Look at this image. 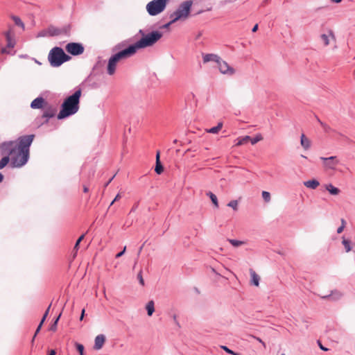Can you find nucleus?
Wrapping results in <instances>:
<instances>
[{"label": "nucleus", "mask_w": 355, "mask_h": 355, "mask_svg": "<svg viewBox=\"0 0 355 355\" xmlns=\"http://www.w3.org/2000/svg\"><path fill=\"white\" fill-rule=\"evenodd\" d=\"M263 139V137L261 134H257L254 138L250 139V141H251V144L252 145H254L255 144H257V142L261 141Z\"/></svg>", "instance_id": "nucleus-33"}, {"label": "nucleus", "mask_w": 355, "mask_h": 355, "mask_svg": "<svg viewBox=\"0 0 355 355\" xmlns=\"http://www.w3.org/2000/svg\"><path fill=\"white\" fill-rule=\"evenodd\" d=\"M304 185L307 188L315 189L320 185V182L313 179L304 182Z\"/></svg>", "instance_id": "nucleus-21"}, {"label": "nucleus", "mask_w": 355, "mask_h": 355, "mask_svg": "<svg viewBox=\"0 0 355 355\" xmlns=\"http://www.w3.org/2000/svg\"><path fill=\"white\" fill-rule=\"evenodd\" d=\"M48 28L49 37L58 36L67 33L65 28H59L53 26H49Z\"/></svg>", "instance_id": "nucleus-17"}, {"label": "nucleus", "mask_w": 355, "mask_h": 355, "mask_svg": "<svg viewBox=\"0 0 355 355\" xmlns=\"http://www.w3.org/2000/svg\"><path fill=\"white\" fill-rule=\"evenodd\" d=\"M175 22H172V19L167 24L162 26L163 28H168L171 24H174Z\"/></svg>", "instance_id": "nucleus-49"}, {"label": "nucleus", "mask_w": 355, "mask_h": 355, "mask_svg": "<svg viewBox=\"0 0 355 355\" xmlns=\"http://www.w3.org/2000/svg\"><path fill=\"white\" fill-rule=\"evenodd\" d=\"M34 137V135H24L17 140L1 144V153L10 156L12 167L21 168L26 164L29 159L30 146Z\"/></svg>", "instance_id": "nucleus-1"}, {"label": "nucleus", "mask_w": 355, "mask_h": 355, "mask_svg": "<svg viewBox=\"0 0 355 355\" xmlns=\"http://www.w3.org/2000/svg\"><path fill=\"white\" fill-rule=\"evenodd\" d=\"M207 132L211 134H217L219 132V130L216 126L213 127L210 129L207 130Z\"/></svg>", "instance_id": "nucleus-42"}, {"label": "nucleus", "mask_w": 355, "mask_h": 355, "mask_svg": "<svg viewBox=\"0 0 355 355\" xmlns=\"http://www.w3.org/2000/svg\"><path fill=\"white\" fill-rule=\"evenodd\" d=\"M341 1L342 0H331L332 2L337 3L341 2Z\"/></svg>", "instance_id": "nucleus-57"}, {"label": "nucleus", "mask_w": 355, "mask_h": 355, "mask_svg": "<svg viewBox=\"0 0 355 355\" xmlns=\"http://www.w3.org/2000/svg\"><path fill=\"white\" fill-rule=\"evenodd\" d=\"M3 175L1 173H0V182L3 180Z\"/></svg>", "instance_id": "nucleus-58"}, {"label": "nucleus", "mask_w": 355, "mask_h": 355, "mask_svg": "<svg viewBox=\"0 0 355 355\" xmlns=\"http://www.w3.org/2000/svg\"><path fill=\"white\" fill-rule=\"evenodd\" d=\"M341 223H342L341 226H340V227H339L337 229V233H338V234H340V233L343 231V230H344V228H345V220H344V219H342V220H341Z\"/></svg>", "instance_id": "nucleus-40"}, {"label": "nucleus", "mask_w": 355, "mask_h": 355, "mask_svg": "<svg viewBox=\"0 0 355 355\" xmlns=\"http://www.w3.org/2000/svg\"><path fill=\"white\" fill-rule=\"evenodd\" d=\"M66 51L72 55H79L84 52V46L80 43L70 42L65 46Z\"/></svg>", "instance_id": "nucleus-10"}, {"label": "nucleus", "mask_w": 355, "mask_h": 355, "mask_svg": "<svg viewBox=\"0 0 355 355\" xmlns=\"http://www.w3.org/2000/svg\"><path fill=\"white\" fill-rule=\"evenodd\" d=\"M105 341V337L104 335H103V334L98 335L95 338L94 348L96 350L101 349L103 347Z\"/></svg>", "instance_id": "nucleus-18"}, {"label": "nucleus", "mask_w": 355, "mask_h": 355, "mask_svg": "<svg viewBox=\"0 0 355 355\" xmlns=\"http://www.w3.org/2000/svg\"><path fill=\"white\" fill-rule=\"evenodd\" d=\"M216 127L218 128V129L220 131L221 130V128H223V123L222 122H219L218 123V125H216Z\"/></svg>", "instance_id": "nucleus-51"}, {"label": "nucleus", "mask_w": 355, "mask_h": 355, "mask_svg": "<svg viewBox=\"0 0 355 355\" xmlns=\"http://www.w3.org/2000/svg\"><path fill=\"white\" fill-rule=\"evenodd\" d=\"M46 103L42 97H37L31 102V107L33 109L44 108Z\"/></svg>", "instance_id": "nucleus-16"}, {"label": "nucleus", "mask_w": 355, "mask_h": 355, "mask_svg": "<svg viewBox=\"0 0 355 355\" xmlns=\"http://www.w3.org/2000/svg\"><path fill=\"white\" fill-rule=\"evenodd\" d=\"M4 35L7 42V47L14 48L16 44V41L12 31L10 28L8 31L5 32Z\"/></svg>", "instance_id": "nucleus-14"}, {"label": "nucleus", "mask_w": 355, "mask_h": 355, "mask_svg": "<svg viewBox=\"0 0 355 355\" xmlns=\"http://www.w3.org/2000/svg\"><path fill=\"white\" fill-rule=\"evenodd\" d=\"M133 55L131 53L130 49L128 48L114 54L112 55L107 63V72L110 76L113 75L115 73L117 63L123 59L128 58Z\"/></svg>", "instance_id": "nucleus-6"}, {"label": "nucleus", "mask_w": 355, "mask_h": 355, "mask_svg": "<svg viewBox=\"0 0 355 355\" xmlns=\"http://www.w3.org/2000/svg\"><path fill=\"white\" fill-rule=\"evenodd\" d=\"M37 37H49V28H47L46 29H44L41 31H40L37 35H36Z\"/></svg>", "instance_id": "nucleus-34"}, {"label": "nucleus", "mask_w": 355, "mask_h": 355, "mask_svg": "<svg viewBox=\"0 0 355 355\" xmlns=\"http://www.w3.org/2000/svg\"><path fill=\"white\" fill-rule=\"evenodd\" d=\"M250 283H251V284H252V285H254L255 286H259L260 277L252 269H250Z\"/></svg>", "instance_id": "nucleus-20"}, {"label": "nucleus", "mask_w": 355, "mask_h": 355, "mask_svg": "<svg viewBox=\"0 0 355 355\" xmlns=\"http://www.w3.org/2000/svg\"><path fill=\"white\" fill-rule=\"evenodd\" d=\"M137 208V206L134 207V208L132 209V211L135 210Z\"/></svg>", "instance_id": "nucleus-59"}, {"label": "nucleus", "mask_w": 355, "mask_h": 355, "mask_svg": "<svg viewBox=\"0 0 355 355\" xmlns=\"http://www.w3.org/2000/svg\"><path fill=\"white\" fill-rule=\"evenodd\" d=\"M76 349L78 351V352L80 353V355H84L83 354L84 346L83 345H81V344H79V343H76Z\"/></svg>", "instance_id": "nucleus-39"}, {"label": "nucleus", "mask_w": 355, "mask_h": 355, "mask_svg": "<svg viewBox=\"0 0 355 355\" xmlns=\"http://www.w3.org/2000/svg\"><path fill=\"white\" fill-rule=\"evenodd\" d=\"M227 241L234 247H239L242 245H244L246 243L245 241H239V240H236V239H227Z\"/></svg>", "instance_id": "nucleus-27"}, {"label": "nucleus", "mask_w": 355, "mask_h": 355, "mask_svg": "<svg viewBox=\"0 0 355 355\" xmlns=\"http://www.w3.org/2000/svg\"><path fill=\"white\" fill-rule=\"evenodd\" d=\"M83 191H84L85 193L88 192V191H89L88 187L85 186L84 188H83Z\"/></svg>", "instance_id": "nucleus-56"}, {"label": "nucleus", "mask_w": 355, "mask_h": 355, "mask_svg": "<svg viewBox=\"0 0 355 355\" xmlns=\"http://www.w3.org/2000/svg\"><path fill=\"white\" fill-rule=\"evenodd\" d=\"M227 206L233 209L234 211H237L239 209V202L236 200H231L227 203Z\"/></svg>", "instance_id": "nucleus-31"}, {"label": "nucleus", "mask_w": 355, "mask_h": 355, "mask_svg": "<svg viewBox=\"0 0 355 355\" xmlns=\"http://www.w3.org/2000/svg\"><path fill=\"white\" fill-rule=\"evenodd\" d=\"M81 93V89H78L64 101L61 106V110L58 115V119H62L73 115L78 111Z\"/></svg>", "instance_id": "nucleus-2"}, {"label": "nucleus", "mask_w": 355, "mask_h": 355, "mask_svg": "<svg viewBox=\"0 0 355 355\" xmlns=\"http://www.w3.org/2000/svg\"><path fill=\"white\" fill-rule=\"evenodd\" d=\"M202 58L204 64L214 62L216 64L221 58L220 56L215 53H202Z\"/></svg>", "instance_id": "nucleus-12"}, {"label": "nucleus", "mask_w": 355, "mask_h": 355, "mask_svg": "<svg viewBox=\"0 0 355 355\" xmlns=\"http://www.w3.org/2000/svg\"><path fill=\"white\" fill-rule=\"evenodd\" d=\"M300 144L305 150H307L311 148V141L304 134H302L300 137Z\"/></svg>", "instance_id": "nucleus-19"}, {"label": "nucleus", "mask_w": 355, "mask_h": 355, "mask_svg": "<svg viewBox=\"0 0 355 355\" xmlns=\"http://www.w3.org/2000/svg\"><path fill=\"white\" fill-rule=\"evenodd\" d=\"M342 243L345 248V252H349L352 250V243L349 239H345V237L342 238Z\"/></svg>", "instance_id": "nucleus-24"}, {"label": "nucleus", "mask_w": 355, "mask_h": 355, "mask_svg": "<svg viewBox=\"0 0 355 355\" xmlns=\"http://www.w3.org/2000/svg\"><path fill=\"white\" fill-rule=\"evenodd\" d=\"M282 355H285L284 354H282Z\"/></svg>", "instance_id": "nucleus-60"}, {"label": "nucleus", "mask_w": 355, "mask_h": 355, "mask_svg": "<svg viewBox=\"0 0 355 355\" xmlns=\"http://www.w3.org/2000/svg\"><path fill=\"white\" fill-rule=\"evenodd\" d=\"M49 355H55V351L52 349L49 352Z\"/></svg>", "instance_id": "nucleus-54"}, {"label": "nucleus", "mask_w": 355, "mask_h": 355, "mask_svg": "<svg viewBox=\"0 0 355 355\" xmlns=\"http://www.w3.org/2000/svg\"><path fill=\"white\" fill-rule=\"evenodd\" d=\"M51 306V304H50V305L49 306V307L47 308L46 311H45V313H44V316H43V318H42V320H41V322H40L41 323H42V324H43V323H44V322L45 321L46 318L47 317V315H48V314H49V310H50Z\"/></svg>", "instance_id": "nucleus-43"}, {"label": "nucleus", "mask_w": 355, "mask_h": 355, "mask_svg": "<svg viewBox=\"0 0 355 355\" xmlns=\"http://www.w3.org/2000/svg\"><path fill=\"white\" fill-rule=\"evenodd\" d=\"M193 1L191 0H187L182 2L177 10L170 15V18L172 19V22H176L178 21L186 20L191 12Z\"/></svg>", "instance_id": "nucleus-5"}, {"label": "nucleus", "mask_w": 355, "mask_h": 355, "mask_svg": "<svg viewBox=\"0 0 355 355\" xmlns=\"http://www.w3.org/2000/svg\"><path fill=\"white\" fill-rule=\"evenodd\" d=\"M137 279H138L140 284L141 286H144V280L143 277H142V272L141 271H139V272L138 273Z\"/></svg>", "instance_id": "nucleus-41"}, {"label": "nucleus", "mask_w": 355, "mask_h": 355, "mask_svg": "<svg viewBox=\"0 0 355 355\" xmlns=\"http://www.w3.org/2000/svg\"><path fill=\"white\" fill-rule=\"evenodd\" d=\"M121 195L120 193H118L116 197L114 198V199L112 201V202L110 203V206L114 204V202L116 200H118L119 199L121 198Z\"/></svg>", "instance_id": "nucleus-48"}, {"label": "nucleus", "mask_w": 355, "mask_h": 355, "mask_svg": "<svg viewBox=\"0 0 355 355\" xmlns=\"http://www.w3.org/2000/svg\"><path fill=\"white\" fill-rule=\"evenodd\" d=\"M84 315H85V309H83L80 317V320H83Z\"/></svg>", "instance_id": "nucleus-52"}, {"label": "nucleus", "mask_w": 355, "mask_h": 355, "mask_svg": "<svg viewBox=\"0 0 355 355\" xmlns=\"http://www.w3.org/2000/svg\"><path fill=\"white\" fill-rule=\"evenodd\" d=\"M250 337H252V338H254L256 339L258 342H259L260 343L262 344V345L263 346V347H266V344L259 337H257V336H252V335H250Z\"/></svg>", "instance_id": "nucleus-44"}, {"label": "nucleus", "mask_w": 355, "mask_h": 355, "mask_svg": "<svg viewBox=\"0 0 355 355\" xmlns=\"http://www.w3.org/2000/svg\"><path fill=\"white\" fill-rule=\"evenodd\" d=\"M216 65L218 71L223 75L232 76L236 73V69L222 58H220V61Z\"/></svg>", "instance_id": "nucleus-9"}, {"label": "nucleus", "mask_w": 355, "mask_h": 355, "mask_svg": "<svg viewBox=\"0 0 355 355\" xmlns=\"http://www.w3.org/2000/svg\"><path fill=\"white\" fill-rule=\"evenodd\" d=\"M319 346H320V348L323 350V351H328V349L325 347H324L323 345H321V343L319 342Z\"/></svg>", "instance_id": "nucleus-50"}, {"label": "nucleus", "mask_w": 355, "mask_h": 355, "mask_svg": "<svg viewBox=\"0 0 355 355\" xmlns=\"http://www.w3.org/2000/svg\"><path fill=\"white\" fill-rule=\"evenodd\" d=\"M155 171L157 174H161L163 172V166L160 162L159 151L157 152V154H156V165H155Z\"/></svg>", "instance_id": "nucleus-22"}, {"label": "nucleus", "mask_w": 355, "mask_h": 355, "mask_svg": "<svg viewBox=\"0 0 355 355\" xmlns=\"http://www.w3.org/2000/svg\"><path fill=\"white\" fill-rule=\"evenodd\" d=\"M84 237H85V234H83L78 238V239L77 240V241L74 245L73 250H75L76 252L78 251V248H79V244L82 241V240L84 239ZM75 253H76V252H75ZM74 256H76V254H74Z\"/></svg>", "instance_id": "nucleus-35"}, {"label": "nucleus", "mask_w": 355, "mask_h": 355, "mask_svg": "<svg viewBox=\"0 0 355 355\" xmlns=\"http://www.w3.org/2000/svg\"><path fill=\"white\" fill-rule=\"evenodd\" d=\"M261 196L266 202H269L271 200L270 193L268 191H263Z\"/></svg>", "instance_id": "nucleus-32"}, {"label": "nucleus", "mask_w": 355, "mask_h": 355, "mask_svg": "<svg viewBox=\"0 0 355 355\" xmlns=\"http://www.w3.org/2000/svg\"><path fill=\"white\" fill-rule=\"evenodd\" d=\"M8 47L7 46L1 49V52L3 54H10L11 52L8 50Z\"/></svg>", "instance_id": "nucleus-45"}, {"label": "nucleus", "mask_w": 355, "mask_h": 355, "mask_svg": "<svg viewBox=\"0 0 355 355\" xmlns=\"http://www.w3.org/2000/svg\"><path fill=\"white\" fill-rule=\"evenodd\" d=\"M42 324H43L40 322V324L38 325V327H37V329H36V331H35V335H34V336H33V338L32 342H33V340H34V339H35V338L36 335H37V334L39 333V331H40V329H41V327H42Z\"/></svg>", "instance_id": "nucleus-46"}, {"label": "nucleus", "mask_w": 355, "mask_h": 355, "mask_svg": "<svg viewBox=\"0 0 355 355\" xmlns=\"http://www.w3.org/2000/svg\"><path fill=\"white\" fill-rule=\"evenodd\" d=\"M207 195L210 198L214 206L218 207V202L216 196L211 192H208Z\"/></svg>", "instance_id": "nucleus-29"}, {"label": "nucleus", "mask_w": 355, "mask_h": 355, "mask_svg": "<svg viewBox=\"0 0 355 355\" xmlns=\"http://www.w3.org/2000/svg\"><path fill=\"white\" fill-rule=\"evenodd\" d=\"M320 159L322 161V166L326 171H336L337 166L340 164V160L336 156L320 157Z\"/></svg>", "instance_id": "nucleus-8"}, {"label": "nucleus", "mask_w": 355, "mask_h": 355, "mask_svg": "<svg viewBox=\"0 0 355 355\" xmlns=\"http://www.w3.org/2000/svg\"><path fill=\"white\" fill-rule=\"evenodd\" d=\"M258 30V24H256L254 26V27L252 29V32H256Z\"/></svg>", "instance_id": "nucleus-53"}, {"label": "nucleus", "mask_w": 355, "mask_h": 355, "mask_svg": "<svg viewBox=\"0 0 355 355\" xmlns=\"http://www.w3.org/2000/svg\"><path fill=\"white\" fill-rule=\"evenodd\" d=\"M48 60L53 67H58L64 62L71 60V57L67 55L60 47H53L48 55Z\"/></svg>", "instance_id": "nucleus-4"}, {"label": "nucleus", "mask_w": 355, "mask_h": 355, "mask_svg": "<svg viewBox=\"0 0 355 355\" xmlns=\"http://www.w3.org/2000/svg\"><path fill=\"white\" fill-rule=\"evenodd\" d=\"M5 156L2 157L0 160V169H2L4 168L9 162H10V156L7 155H4Z\"/></svg>", "instance_id": "nucleus-28"}, {"label": "nucleus", "mask_w": 355, "mask_h": 355, "mask_svg": "<svg viewBox=\"0 0 355 355\" xmlns=\"http://www.w3.org/2000/svg\"><path fill=\"white\" fill-rule=\"evenodd\" d=\"M60 315H61V313L58 316V318L55 319V320L54 321L53 324L50 327V330L51 331H55L56 330V328H57V324H58V322L60 318Z\"/></svg>", "instance_id": "nucleus-38"}, {"label": "nucleus", "mask_w": 355, "mask_h": 355, "mask_svg": "<svg viewBox=\"0 0 355 355\" xmlns=\"http://www.w3.org/2000/svg\"><path fill=\"white\" fill-rule=\"evenodd\" d=\"M43 109H44V112H43L42 116L44 118H46V119H50V118L53 117L57 111L55 107H54L53 105H50L48 103H46L45 105V106L44 107Z\"/></svg>", "instance_id": "nucleus-13"}, {"label": "nucleus", "mask_w": 355, "mask_h": 355, "mask_svg": "<svg viewBox=\"0 0 355 355\" xmlns=\"http://www.w3.org/2000/svg\"><path fill=\"white\" fill-rule=\"evenodd\" d=\"M322 299L329 300L331 301H338L343 297V293L338 290L331 291V293L325 295H320Z\"/></svg>", "instance_id": "nucleus-11"}, {"label": "nucleus", "mask_w": 355, "mask_h": 355, "mask_svg": "<svg viewBox=\"0 0 355 355\" xmlns=\"http://www.w3.org/2000/svg\"><path fill=\"white\" fill-rule=\"evenodd\" d=\"M139 34L141 36V39L128 46L132 55H135L139 49L153 46L162 37V33L157 31L145 34L144 31L140 29Z\"/></svg>", "instance_id": "nucleus-3"}, {"label": "nucleus", "mask_w": 355, "mask_h": 355, "mask_svg": "<svg viewBox=\"0 0 355 355\" xmlns=\"http://www.w3.org/2000/svg\"><path fill=\"white\" fill-rule=\"evenodd\" d=\"M146 309L147 311L148 315L151 316L155 311V304L153 300H150L147 303Z\"/></svg>", "instance_id": "nucleus-23"}, {"label": "nucleus", "mask_w": 355, "mask_h": 355, "mask_svg": "<svg viewBox=\"0 0 355 355\" xmlns=\"http://www.w3.org/2000/svg\"><path fill=\"white\" fill-rule=\"evenodd\" d=\"M11 18L14 21L15 24L16 26L21 28V29L23 31H24L25 25H24V22L21 21V19L19 17L13 15V16L11 17Z\"/></svg>", "instance_id": "nucleus-25"}, {"label": "nucleus", "mask_w": 355, "mask_h": 355, "mask_svg": "<svg viewBox=\"0 0 355 355\" xmlns=\"http://www.w3.org/2000/svg\"><path fill=\"white\" fill-rule=\"evenodd\" d=\"M225 352H226L227 353L230 354H232V355H239L238 353H236L234 352V351H232V349H229L227 347L225 346V345H222L220 347Z\"/></svg>", "instance_id": "nucleus-37"}, {"label": "nucleus", "mask_w": 355, "mask_h": 355, "mask_svg": "<svg viewBox=\"0 0 355 355\" xmlns=\"http://www.w3.org/2000/svg\"><path fill=\"white\" fill-rule=\"evenodd\" d=\"M169 0H152L146 4V9L150 16L162 13L166 8Z\"/></svg>", "instance_id": "nucleus-7"}, {"label": "nucleus", "mask_w": 355, "mask_h": 355, "mask_svg": "<svg viewBox=\"0 0 355 355\" xmlns=\"http://www.w3.org/2000/svg\"><path fill=\"white\" fill-rule=\"evenodd\" d=\"M326 189L331 195L336 196V195H338L340 193V190L338 188H336L334 186H333L331 184H329L326 185Z\"/></svg>", "instance_id": "nucleus-26"}, {"label": "nucleus", "mask_w": 355, "mask_h": 355, "mask_svg": "<svg viewBox=\"0 0 355 355\" xmlns=\"http://www.w3.org/2000/svg\"><path fill=\"white\" fill-rule=\"evenodd\" d=\"M320 39L324 46H328L330 44L331 40H335V36L331 30H329L326 33H323L320 35Z\"/></svg>", "instance_id": "nucleus-15"}, {"label": "nucleus", "mask_w": 355, "mask_h": 355, "mask_svg": "<svg viewBox=\"0 0 355 355\" xmlns=\"http://www.w3.org/2000/svg\"><path fill=\"white\" fill-rule=\"evenodd\" d=\"M318 123L321 125L325 132H329L331 130V128L326 123L321 121L319 119H318Z\"/></svg>", "instance_id": "nucleus-36"}, {"label": "nucleus", "mask_w": 355, "mask_h": 355, "mask_svg": "<svg viewBox=\"0 0 355 355\" xmlns=\"http://www.w3.org/2000/svg\"><path fill=\"white\" fill-rule=\"evenodd\" d=\"M125 250H126V247L125 246L121 252H120L116 254V258H119L121 256H123L125 252Z\"/></svg>", "instance_id": "nucleus-47"}, {"label": "nucleus", "mask_w": 355, "mask_h": 355, "mask_svg": "<svg viewBox=\"0 0 355 355\" xmlns=\"http://www.w3.org/2000/svg\"><path fill=\"white\" fill-rule=\"evenodd\" d=\"M250 136H245L243 137H241V138H238L237 140V143H236V146H241V145H243L245 144L246 142H248V141H250Z\"/></svg>", "instance_id": "nucleus-30"}, {"label": "nucleus", "mask_w": 355, "mask_h": 355, "mask_svg": "<svg viewBox=\"0 0 355 355\" xmlns=\"http://www.w3.org/2000/svg\"><path fill=\"white\" fill-rule=\"evenodd\" d=\"M114 177V175L109 181H107V182L105 184V187H107L112 182V180H113Z\"/></svg>", "instance_id": "nucleus-55"}]
</instances>
